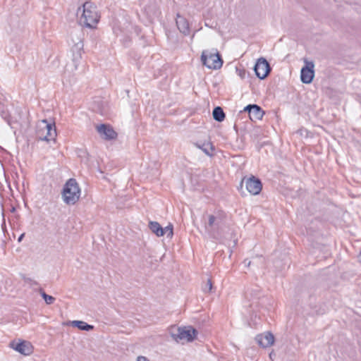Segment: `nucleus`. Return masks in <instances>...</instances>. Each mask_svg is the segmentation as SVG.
Returning a JSON list of instances; mask_svg holds the SVG:
<instances>
[{"mask_svg": "<svg viewBox=\"0 0 361 361\" xmlns=\"http://www.w3.org/2000/svg\"><path fill=\"white\" fill-rule=\"evenodd\" d=\"M164 231H165V234H166L168 238H172L173 235V226L172 224H169L165 228H163Z\"/></svg>", "mask_w": 361, "mask_h": 361, "instance_id": "4be33fe9", "label": "nucleus"}, {"mask_svg": "<svg viewBox=\"0 0 361 361\" xmlns=\"http://www.w3.org/2000/svg\"><path fill=\"white\" fill-rule=\"evenodd\" d=\"M71 325L73 327H76V328L79 329L80 330L87 331L92 330L94 329V326L88 324L87 323H86L83 321H79V320H74V321L71 322Z\"/></svg>", "mask_w": 361, "mask_h": 361, "instance_id": "a211bd4d", "label": "nucleus"}, {"mask_svg": "<svg viewBox=\"0 0 361 361\" xmlns=\"http://www.w3.org/2000/svg\"><path fill=\"white\" fill-rule=\"evenodd\" d=\"M305 66L300 71V80L304 84H310L314 78V64L313 61L305 59Z\"/></svg>", "mask_w": 361, "mask_h": 361, "instance_id": "6e6552de", "label": "nucleus"}, {"mask_svg": "<svg viewBox=\"0 0 361 361\" xmlns=\"http://www.w3.org/2000/svg\"><path fill=\"white\" fill-rule=\"evenodd\" d=\"M25 281L26 283H28L31 286H37L39 285L37 281H35V280H33V279H32L30 278L25 279Z\"/></svg>", "mask_w": 361, "mask_h": 361, "instance_id": "393cba45", "label": "nucleus"}, {"mask_svg": "<svg viewBox=\"0 0 361 361\" xmlns=\"http://www.w3.org/2000/svg\"><path fill=\"white\" fill-rule=\"evenodd\" d=\"M0 116L10 126H12V123H13L12 117L11 116L8 111L1 105H0Z\"/></svg>", "mask_w": 361, "mask_h": 361, "instance_id": "aec40b11", "label": "nucleus"}, {"mask_svg": "<svg viewBox=\"0 0 361 361\" xmlns=\"http://www.w3.org/2000/svg\"><path fill=\"white\" fill-rule=\"evenodd\" d=\"M236 72L241 79H244L246 75V71L244 68H236Z\"/></svg>", "mask_w": 361, "mask_h": 361, "instance_id": "b1692460", "label": "nucleus"}, {"mask_svg": "<svg viewBox=\"0 0 361 361\" xmlns=\"http://www.w3.org/2000/svg\"><path fill=\"white\" fill-rule=\"evenodd\" d=\"M244 111L248 113L252 121L261 120L264 114L262 109L257 104H248L244 108Z\"/></svg>", "mask_w": 361, "mask_h": 361, "instance_id": "f8f14e48", "label": "nucleus"}, {"mask_svg": "<svg viewBox=\"0 0 361 361\" xmlns=\"http://www.w3.org/2000/svg\"><path fill=\"white\" fill-rule=\"evenodd\" d=\"M226 218V214L223 210H217L214 214L208 216V221L205 224V230L209 235L216 240H220L222 238V224Z\"/></svg>", "mask_w": 361, "mask_h": 361, "instance_id": "f257e3e1", "label": "nucleus"}, {"mask_svg": "<svg viewBox=\"0 0 361 361\" xmlns=\"http://www.w3.org/2000/svg\"><path fill=\"white\" fill-rule=\"evenodd\" d=\"M149 228L157 236L161 237L165 235L163 227L157 221H149Z\"/></svg>", "mask_w": 361, "mask_h": 361, "instance_id": "f3484780", "label": "nucleus"}, {"mask_svg": "<svg viewBox=\"0 0 361 361\" xmlns=\"http://www.w3.org/2000/svg\"><path fill=\"white\" fill-rule=\"evenodd\" d=\"M245 182L247 190L253 195H257L260 193L262 189V183L259 178L252 176L248 178H244L241 181L240 185Z\"/></svg>", "mask_w": 361, "mask_h": 361, "instance_id": "0eeeda50", "label": "nucleus"}, {"mask_svg": "<svg viewBox=\"0 0 361 361\" xmlns=\"http://www.w3.org/2000/svg\"><path fill=\"white\" fill-rule=\"evenodd\" d=\"M171 337L177 342L186 340L191 342L195 338L197 331L191 326L172 328L171 329Z\"/></svg>", "mask_w": 361, "mask_h": 361, "instance_id": "39448f33", "label": "nucleus"}, {"mask_svg": "<svg viewBox=\"0 0 361 361\" xmlns=\"http://www.w3.org/2000/svg\"><path fill=\"white\" fill-rule=\"evenodd\" d=\"M38 292L47 305H51L56 300L55 298L47 294L42 288H39Z\"/></svg>", "mask_w": 361, "mask_h": 361, "instance_id": "412c9836", "label": "nucleus"}, {"mask_svg": "<svg viewBox=\"0 0 361 361\" xmlns=\"http://www.w3.org/2000/svg\"><path fill=\"white\" fill-rule=\"evenodd\" d=\"M25 233H22V234L18 237V242H20V241L23 239V238L25 237Z\"/></svg>", "mask_w": 361, "mask_h": 361, "instance_id": "cd10ccee", "label": "nucleus"}, {"mask_svg": "<svg viewBox=\"0 0 361 361\" xmlns=\"http://www.w3.org/2000/svg\"><path fill=\"white\" fill-rule=\"evenodd\" d=\"M71 51L73 53L72 60L74 63L75 68H77L82 59V55L83 54L82 42H80L78 43L75 44L71 49Z\"/></svg>", "mask_w": 361, "mask_h": 361, "instance_id": "ddd939ff", "label": "nucleus"}, {"mask_svg": "<svg viewBox=\"0 0 361 361\" xmlns=\"http://www.w3.org/2000/svg\"><path fill=\"white\" fill-rule=\"evenodd\" d=\"M195 145L197 147L202 149L207 156L212 157L214 155L215 147L212 142H208L202 144L196 143Z\"/></svg>", "mask_w": 361, "mask_h": 361, "instance_id": "dca6fc26", "label": "nucleus"}, {"mask_svg": "<svg viewBox=\"0 0 361 361\" xmlns=\"http://www.w3.org/2000/svg\"><path fill=\"white\" fill-rule=\"evenodd\" d=\"M10 347L23 355H30L33 352V346L27 341L20 340L13 341L9 344Z\"/></svg>", "mask_w": 361, "mask_h": 361, "instance_id": "9d476101", "label": "nucleus"}, {"mask_svg": "<svg viewBox=\"0 0 361 361\" xmlns=\"http://www.w3.org/2000/svg\"><path fill=\"white\" fill-rule=\"evenodd\" d=\"M176 23L179 31L184 35H188L190 34V25L188 21L179 13H177Z\"/></svg>", "mask_w": 361, "mask_h": 361, "instance_id": "2eb2a0df", "label": "nucleus"}, {"mask_svg": "<svg viewBox=\"0 0 361 361\" xmlns=\"http://www.w3.org/2000/svg\"><path fill=\"white\" fill-rule=\"evenodd\" d=\"M212 289V282L210 279H207L206 283L202 286V290L204 293H210Z\"/></svg>", "mask_w": 361, "mask_h": 361, "instance_id": "5701e85b", "label": "nucleus"}, {"mask_svg": "<svg viewBox=\"0 0 361 361\" xmlns=\"http://www.w3.org/2000/svg\"><path fill=\"white\" fill-rule=\"evenodd\" d=\"M256 341L259 345L262 346V348H267L274 343V337L271 333L267 332L264 335H257L256 337Z\"/></svg>", "mask_w": 361, "mask_h": 361, "instance_id": "4468645a", "label": "nucleus"}, {"mask_svg": "<svg viewBox=\"0 0 361 361\" xmlns=\"http://www.w3.org/2000/svg\"><path fill=\"white\" fill-rule=\"evenodd\" d=\"M100 137L105 140L116 139L118 134L109 124L102 123L96 127Z\"/></svg>", "mask_w": 361, "mask_h": 361, "instance_id": "9b49d317", "label": "nucleus"}, {"mask_svg": "<svg viewBox=\"0 0 361 361\" xmlns=\"http://www.w3.org/2000/svg\"><path fill=\"white\" fill-rule=\"evenodd\" d=\"M272 357H273V355H272V353H271L269 354V357H270L271 360H272Z\"/></svg>", "mask_w": 361, "mask_h": 361, "instance_id": "7c9ffc66", "label": "nucleus"}, {"mask_svg": "<svg viewBox=\"0 0 361 361\" xmlns=\"http://www.w3.org/2000/svg\"><path fill=\"white\" fill-rule=\"evenodd\" d=\"M255 306V307H257L258 305V302H252L251 304H250V307H252L253 306Z\"/></svg>", "mask_w": 361, "mask_h": 361, "instance_id": "c85d7f7f", "label": "nucleus"}, {"mask_svg": "<svg viewBox=\"0 0 361 361\" xmlns=\"http://www.w3.org/2000/svg\"><path fill=\"white\" fill-rule=\"evenodd\" d=\"M256 291L258 293L259 295H260V292L259 290H257Z\"/></svg>", "mask_w": 361, "mask_h": 361, "instance_id": "2f4dec72", "label": "nucleus"}, {"mask_svg": "<svg viewBox=\"0 0 361 361\" xmlns=\"http://www.w3.org/2000/svg\"><path fill=\"white\" fill-rule=\"evenodd\" d=\"M256 291L258 293L259 295H260V292L259 290H257Z\"/></svg>", "mask_w": 361, "mask_h": 361, "instance_id": "72a5a7b5", "label": "nucleus"}, {"mask_svg": "<svg viewBox=\"0 0 361 361\" xmlns=\"http://www.w3.org/2000/svg\"><path fill=\"white\" fill-rule=\"evenodd\" d=\"M231 236L234 238L233 241V247H235L238 243V238H235V234L233 231L231 233Z\"/></svg>", "mask_w": 361, "mask_h": 361, "instance_id": "a878e982", "label": "nucleus"}, {"mask_svg": "<svg viewBox=\"0 0 361 361\" xmlns=\"http://www.w3.org/2000/svg\"><path fill=\"white\" fill-rule=\"evenodd\" d=\"M256 291L258 293L259 295H260V292L259 290H257Z\"/></svg>", "mask_w": 361, "mask_h": 361, "instance_id": "473e14b6", "label": "nucleus"}, {"mask_svg": "<svg viewBox=\"0 0 361 361\" xmlns=\"http://www.w3.org/2000/svg\"><path fill=\"white\" fill-rule=\"evenodd\" d=\"M359 257H360V261H361V252H360V254Z\"/></svg>", "mask_w": 361, "mask_h": 361, "instance_id": "f704fd0d", "label": "nucleus"}, {"mask_svg": "<svg viewBox=\"0 0 361 361\" xmlns=\"http://www.w3.org/2000/svg\"><path fill=\"white\" fill-rule=\"evenodd\" d=\"M44 126L37 130V137L40 140H45L49 142L55 140L56 137V130L54 123H49L46 120L42 121Z\"/></svg>", "mask_w": 361, "mask_h": 361, "instance_id": "423d86ee", "label": "nucleus"}, {"mask_svg": "<svg viewBox=\"0 0 361 361\" xmlns=\"http://www.w3.org/2000/svg\"><path fill=\"white\" fill-rule=\"evenodd\" d=\"M80 196V189L76 180L75 178L68 179L62 191L63 202L67 204L73 205L79 200Z\"/></svg>", "mask_w": 361, "mask_h": 361, "instance_id": "f03ea898", "label": "nucleus"}, {"mask_svg": "<svg viewBox=\"0 0 361 361\" xmlns=\"http://www.w3.org/2000/svg\"><path fill=\"white\" fill-rule=\"evenodd\" d=\"M244 263H245L247 267H249V266L250 265V264H251V262H250V261H248V262H247V259H245V260H244Z\"/></svg>", "mask_w": 361, "mask_h": 361, "instance_id": "c756f323", "label": "nucleus"}, {"mask_svg": "<svg viewBox=\"0 0 361 361\" xmlns=\"http://www.w3.org/2000/svg\"><path fill=\"white\" fill-rule=\"evenodd\" d=\"M254 71L256 76L260 80H263L269 75L271 68L267 59L260 58L256 62L254 66Z\"/></svg>", "mask_w": 361, "mask_h": 361, "instance_id": "1a4fd4ad", "label": "nucleus"}, {"mask_svg": "<svg viewBox=\"0 0 361 361\" xmlns=\"http://www.w3.org/2000/svg\"><path fill=\"white\" fill-rule=\"evenodd\" d=\"M213 118L218 122H222L226 117L225 113L221 106H216L212 111Z\"/></svg>", "mask_w": 361, "mask_h": 361, "instance_id": "6ab92c4d", "label": "nucleus"}, {"mask_svg": "<svg viewBox=\"0 0 361 361\" xmlns=\"http://www.w3.org/2000/svg\"><path fill=\"white\" fill-rule=\"evenodd\" d=\"M99 19L97 7L90 2H85L83 4L82 14L79 19L80 24L83 27L93 28L98 23Z\"/></svg>", "mask_w": 361, "mask_h": 361, "instance_id": "7ed1b4c3", "label": "nucleus"}, {"mask_svg": "<svg viewBox=\"0 0 361 361\" xmlns=\"http://www.w3.org/2000/svg\"><path fill=\"white\" fill-rule=\"evenodd\" d=\"M137 361H149V360L145 356L140 355L137 357Z\"/></svg>", "mask_w": 361, "mask_h": 361, "instance_id": "bb28decb", "label": "nucleus"}, {"mask_svg": "<svg viewBox=\"0 0 361 361\" xmlns=\"http://www.w3.org/2000/svg\"><path fill=\"white\" fill-rule=\"evenodd\" d=\"M201 61L209 69L217 70L222 67L223 59L216 49L204 50L201 54Z\"/></svg>", "mask_w": 361, "mask_h": 361, "instance_id": "20e7f679", "label": "nucleus"}]
</instances>
